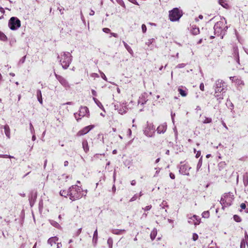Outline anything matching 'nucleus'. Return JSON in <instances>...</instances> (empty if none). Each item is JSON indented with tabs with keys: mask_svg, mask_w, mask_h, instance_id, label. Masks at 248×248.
I'll return each instance as SVG.
<instances>
[{
	"mask_svg": "<svg viewBox=\"0 0 248 248\" xmlns=\"http://www.w3.org/2000/svg\"><path fill=\"white\" fill-rule=\"evenodd\" d=\"M82 197V188L77 185L72 186L69 189V198L74 201Z\"/></svg>",
	"mask_w": 248,
	"mask_h": 248,
	"instance_id": "obj_1",
	"label": "nucleus"
},
{
	"mask_svg": "<svg viewBox=\"0 0 248 248\" xmlns=\"http://www.w3.org/2000/svg\"><path fill=\"white\" fill-rule=\"evenodd\" d=\"M227 28L226 21L224 19L217 22L214 27L215 33L217 35H222L224 34Z\"/></svg>",
	"mask_w": 248,
	"mask_h": 248,
	"instance_id": "obj_2",
	"label": "nucleus"
},
{
	"mask_svg": "<svg viewBox=\"0 0 248 248\" xmlns=\"http://www.w3.org/2000/svg\"><path fill=\"white\" fill-rule=\"evenodd\" d=\"M234 199V195L232 193L228 192L224 194L220 199V203L222 205V208L231 206Z\"/></svg>",
	"mask_w": 248,
	"mask_h": 248,
	"instance_id": "obj_3",
	"label": "nucleus"
},
{
	"mask_svg": "<svg viewBox=\"0 0 248 248\" xmlns=\"http://www.w3.org/2000/svg\"><path fill=\"white\" fill-rule=\"evenodd\" d=\"M71 55L69 52H62L60 55V62L64 69H67L71 62Z\"/></svg>",
	"mask_w": 248,
	"mask_h": 248,
	"instance_id": "obj_4",
	"label": "nucleus"
},
{
	"mask_svg": "<svg viewBox=\"0 0 248 248\" xmlns=\"http://www.w3.org/2000/svg\"><path fill=\"white\" fill-rule=\"evenodd\" d=\"M183 16V11L178 8H174L169 11V18L171 21H177Z\"/></svg>",
	"mask_w": 248,
	"mask_h": 248,
	"instance_id": "obj_5",
	"label": "nucleus"
},
{
	"mask_svg": "<svg viewBox=\"0 0 248 248\" xmlns=\"http://www.w3.org/2000/svg\"><path fill=\"white\" fill-rule=\"evenodd\" d=\"M224 82L222 80H217L216 82L215 96L217 100L223 99V93L224 90Z\"/></svg>",
	"mask_w": 248,
	"mask_h": 248,
	"instance_id": "obj_6",
	"label": "nucleus"
},
{
	"mask_svg": "<svg viewBox=\"0 0 248 248\" xmlns=\"http://www.w3.org/2000/svg\"><path fill=\"white\" fill-rule=\"evenodd\" d=\"M21 26L20 20L16 17H12L9 20L8 27L13 31L17 30Z\"/></svg>",
	"mask_w": 248,
	"mask_h": 248,
	"instance_id": "obj_7",
	"label": "nucleus"
},
{
	"mask_svg": "<svg viewBox=\"0 0 248 248\" xmlns=\"http://www.w3.org/2000/svg\"><path fill=\"white\" fill-rule=\"evenodd\" d=\"M155 128L153 124L147 122L143 130L144 133L146 136L151 137L155 133Z\"/></svg>",
	"mask_w": 248,
	"mask_h": 248,
	"instance_id": "obj_8",
	"label": "nucleus"
},
{
	"mask_svg": "<svg viewBox=\"0 0 248 248\" xmlns=\"http://www.w3.org/2000/svg\"><path fill=\"white\" fill-rule=\"evenodd\" d=\"M75 118L78 121L80 120L82 117L87 116L89 115V111L87 107H81L80 108L78 113H76L74 114Z\"/></svg>",
	"mask_w": 248,
	"mask_h": 248,
	"instance_id": "obj_9",
	"label": "nucleus"
},
{
	"mask_svg": "<svg viewBox=\"0 0 248 248\" xmlns=\"http://www.w3.org/2000/svg\"><path fill=\"white\" fill-rule=\"evenodd\" d=\"M191 167L188 164H185L181 166L179 171L182 174L188 175L189 174V171Z\"/></svg>",
	"mask_w": 248,
	"mask_h": 248,
	"instance_id": "obj_10",
	"label": "nucleus"
},
{
	"mask_svg": "<svg viewBox=\"0 0 248 248\" xmlns=\"http://www.w3.org/2000/svg\"><path fill=\"white\" fill-rule=\"evenodd\" d=\"M188 222L189 224L197 225L200 223L201 218L196 215H193L188 218Z\"/></svg>",
	"mask_w": 248,
	"mask_h": 248,
	"instance_id": "obj_11",
	"label": "nucleus"
},
{
	"mask_svg": "<svg viewBox=\"0 0 248 248\" xmlns=\"http://www.w3.org/2000/svg\"><path fill=\"white\" fill-rule=\"evenodd\" d=\"M94 127L93 125H90L84 127L77 133L78 136H81L88 133L91 129Z\"/></svg>",
	"mask_w": 248,
	"mask_h": 248,
	"instance_id": "obj_12",
	"label": "nucleus"
},
{
	"mask_svg": "<svg viewBox=\"0 0 248 248\" xmlns=\"http://www.w3.org/2000/svg\"><path fill=\"white\" fill-rule=\"evenodd\" d=\"M230 80L232 81V82L235 83L236 84L238 85H244V81L240 78L237 77H230Z\"/></svg>",
	"mask_w": 248,
	"mask_h": 248,
	"instance_id": "obj_13",
	"label": "nucleus"
},
{
	"mask_svg": "<svg viewBox=\"0 0 248 248\" xmlns=\"http://www.w3.org/2000/svg\"><path fill=\"white\" fill-rule=\"evenodd\" d=\"M167 125L166 123H163L160 124L157 128V133L159 134L164 133L167 130Z\"/></svg>",
	"mask_w": 248,
	"mask_h": 248,
	"instance_id": "obj_14",
	"label": "nucleus"
},
{
	"mask_svg": "<svg viewBox=\"0 0 248 248\" xmlns=\"http://www.w3.org/2000/svg\"><path fill=\"white\" fill-rule=\"evenodd\" d=\"M121 107V106H120ZM116 109L118 110V112L121 114H124L127 110V108L125 106H122L120 108H119V106H115Z\"/></svg>",
	"mask_w": 248,
	"mask_h": 248,
	"instance_id": "obj_15",
	"label": "nucleus"
},
{
	"mask_svg": "<svg viewBox=\"0 0 248 248\" xmlns=\"http://www.w3.org/2000/svg\"><path fill=\"white\" fill-rule=\"evenodd\" d=\"M58 241V238L57 237H52L50 238L48 241V243L51 246H52L53 245H55Z\"/></svg>",
	"mask_w": 248,
	"mask_h": 248,
	"instance_id": "obj_16",
	"label": "nucleus"
},
{
	"mask_svg": "<svg viewBox=\"0 0 248 248\" xmlns=\"http://www.w3.org/2000/svg\"><path fill=\"white\" fill-rule=\"evenodd\" d=\"M3 128L4 129L5 134L6 135V136L8 139H10L11 136H10V129L9 126L6 124L3 126Z\"/></svg>",
	"mask_w": 248,
	"mask_h": 248,
	"instance_id": "obj_17",
	"label": "nucleus"
},
{
	"mask_svg": "<svg viewBox=\"0 0 248 248\" xmlns=\"http://www.w3.org/2000/svg\"><path fill=\"white\" fill-rule=\"evenodd\" d=\"M97 240H98V232H97V230L96 229L94 232L93 238V243L94 246H95L96 245V244L97 243Z\"/></svg>",
	"mask_w": 248,
	"mask_h": 248,
	"instance_id": "obj_18",
	"label": "nucleus"
},
{
	"mask_svg": "<svg viewBox=\"0 0 248 248\" xmlns=\"http://www.w3.org/2000/svg\"><path fill=\"white\" fill-rule=\"evenodd\" d=\"M57 78L61 82V83L63 86H66L68 84L67 81L62 77L60 76L56 75Z\"/></svg>",
	"mask_w": 248,
	"mask_h": 248,
	"instance_id": "obj_19",
	"label": "nucleus"
},
{
	"mask_svg": "<svg viewBox=\"0 0 248 248\" xmlns=\"http://www.w3.org/2000/svg\"><path fill=\"white\" fill-rule=\"evenodd\" d=\"M82 147L84 149V151L87 153L89 151V146L88 145V143L87 140H84L82 142Z\"/></svg>",
	"mask_w": 248,
	"mask_h": 248,
	"instance_id": "obj_20",
	"label": "nucleus"
},
{
	"mask_svg": "<svg viewBox=\"0 0 248 248\" xmlns=\"http://www.w3.org/2000/svg\"><path fill=\"white\" fill-rule=\"evenodd\" d=\"M178 91L179 93L183 97H185L187 95V89L183 90L181 88H179L178 89Z\"/></svg>",
	"mask_w": 248,
	"mask_h": 248,
	"instance_id": "obj_21",
	"label": "nucleus"
},
{
	"mask_svg": "<svg viewBox=\"0 0 248 248\" xmlns=\"http://www.w3.org/2000/svg\"><path fill=\"white\" fill-rule=\"evenodd\" d=\"M93 100L94 101V102H95V103L96 104V105L101 109H102L103 111H105V109H104V108L103 107V106L102 105V103L99 101L97 99L94 98H93Z\"/></svg>",
	"mask_w": 248,
	"mask_h": 248,
	"instance_id": "obj_22",
	"label": "nucleus"
},
{
	"mask_svg": "<svg viewBox=\"0 0 248 248\" xmlns=\"http://www.w3.org/2000/svg\"><path fill=\"white\" fill-rule=\"evenodd\" d=\"M37 96L38 101L40 103V104H43V100L42 98V94L40 90H38L37 92Z\"/></svg>",
	"mask_w": 248,
	"mask_h": 248,
	"instance_id": "obj_23",
	"label": "nucleus"
},
{
	"mask_svg": "<svg viewBox=\"0 0 248 248\" xmlns=\"http://www.w3.org/2000/svg\"><path fill=\"white\" fill-rule=\"evenodd\" d=\"M234 53L235 54V57L236 58V62L237 63H239V57L238 54V50L237 47H234Z\"/></svg>",
	"mask_w": 248,
	"mask_h": 248,
	"instance_id": "obj_24",
	"label": "nucleus"
},
{
	"mask_svg": "<svg viewBox=\"0 0 248 248\" xmlns=\"http://www.w3.org/2000/svg\"><path fill=\"white\" fill-rule=\"evenodd\" d=\"M60 194L62 196L65 197H69V189L68 190H61Z\"/></svg>",
	"mask_w": 248,
	"mask_h": 248,
	"instance_id": "obj_25",
	"label": "nucleus"
},
{
	"mask_svg": "<svg viewBox=\"0 0 248 248\" xmlns=\"http://www.w3.org/2000/svg\"><path fill=\"white\" fill-rule=\"evenodd\" d=\"M157 234V231L155 229H154L150 234V237L152 240H154Z\"/></svg>",
	"mask_w": 248,
	"mask_h": 248,
	"instance_id": "obj_26",
	"label": "nucleus"
},
{
	"mask_svg": "<svg viewBox=\"0 0 248 248\" xmlns=\"http://www.w3.org/2000/svg\"><path fill=\"white\" fill-rule=\"evenodd\" d=\"M113 243V239L110 237L108 238L107 241V244L109 248H112Z\"/></svg>",
	"mask_w": 248,
	"mask_h": 248,
	"instance_id": "obj_27",
	"label": "nucleus"
},
{
	"mask_svg": "<svg viewBox=\"0 0 248 248\" xmlns=\"http://www.w3.org/2000/svg\"><path fill=\"white\" fill-rule=\"evenodd\" d=\"M247 244V240L246 238L245 239H243L241 242L240 248H245L246 245Z\"/></svg>",
	"mask_w": 248,
	"mask_h": 248,
	"instance_id": "obj_28",
	"label": "nucleus"
},
{
	"mask_svg": "<svg viewBox=\"0 0 248 248\" xmlns=\"http://www.w3.org/2000/svg\"><path fill=\"white\" fill-rule=\"evenodd\" d=\"M202 217H204V218H208L210 216V213L208 211H204L202 213Z\"/></svg>",
	"mask_w": 248,
	"mask_h": 248,
	"instance_id": "obj_29",
	"label": "nucleus"
},
{
	"mask_svg": "<svg viewBox=\"0 0 248 248\" xmlns=\"http://www.w3.org/2000/svg\"><path fill=\"white\" fill-rule=\"evenodd\" d=\"M124 46L126 48V49L128 50V51L130 54H132L133 51H132V49L131 48V47L124 42Z\"/></svg>",
	"mask_w": 248,
	"mask_h": 248,
	"instance_id": "obj_30",
	"label": "nucleus"
},
{
	"mask_svg": "<svg viewBox=\"0 0 248 248\" xmlns=\"http://www.w3.org/2000/svg\"><path fill=\"white\" fill-rule=\"evenodd\" d=\"M219 3L220 5H221L223 7L226 8L228 6V4L226 2L225 0H219Z\"/></svg>",
	"mask_w": 248,
	"mask_h": 248,
	"instance_id": "obj_31",
	"label": "nucleus"
},
{
	"mask_svg": "<svg viewBox=\"0 0 248 248\" xmlns=\"http://www.w3.org/2000/svg\"><path fill=\"white\" fill-rule=\"evenodd\" d=\"M233 219L237 222H240L241 221V217L238 215H234L233 216Z\"/></svg>",
	"mask_w": 248,
	"mask_h": 248,
	"instance_id": "obj_32",
	"label": "nucleus"
},
{
	"mask_svg": "<svg viewBox=\"0 0 248 248\" xmlns=\"http://www.w3.org/2000/svg\"><path fill=\"white\" fill-rule=\"evenodd\" d=\"M0 39L2 41H5L7 39L6 35L1 32H0Z\"/></svg>",
	"mask_w": 248,
	"mask_h": 248,
	"instance_id": "obj_33",
	"label": "nucleus"
},
{
	"mask_svg": "<svg viewBox=\"0 0 248 248\" xmlns=\"http://www.w3.org/2000/svg\"><path fill=\"white\" fill-rule=\"evenodd\" d=\"M192 32L193 34L196 35L198 34L199 33V28H193Z\"/></svg>",
	"mask_w": 248,
	"mask_h": 248,
	"instance_id": "obj_34",
	"label": "nucleus"
},
{
	"mask_svg": "<svg viewBox=\"0 0 248 248\" xmlns=\"http://www.w3.org/2000/svg\"><path fill=\"white\" fill-rule=\"evenodd\" d=\"M202 165V161L201 160V159H200L198 162V163L197 164V170H198L201 168Z\"/></svg>",
	"mask_w": 248,
	"mask_h": 248,
	"instance_id": "obj_35",
	"label": "nucleus"
},
{
	"mask_svg": "<svg viewBox=\"0 0 248 248\" xmlns=\"http://www.w3.org/2000/svg\"><path fill=\"white\" fill-rule=\"evenodd\" d=\"M0 157H8V158H14L13 156H11L10 155H0Z\"/></svg>",
	"mask_w": 248,
	"mask_h": 248,
	"instance_id": "obj_36",
	"label": "nucleus"
},
{
	"mask_svg": "<svg viewBox=\"0 0 248 248\" xmlns=\"http://www.w3.org/2000/svg\"><path fill=\"white\" fill-rule=\"evenodd\" d=\"M141 29H142V32L143 33H145L146 31L147 28H146V25L145 24H142V25Z\"/></svg>",
	"mask_w": 248,
	"mask_h": 248,
	"instance_id": "obj_37",
	"label": "nucleus"
},
{
	"mask_svg": "<svg viewBox=\"0 0 248 248\" xmlns=\"http://www.w3.org/2000/svg\"><path fill=\"white\" fill-rule=\"evenodd\" d=\"M192 239L194 241H196L198 239V235L196 233H193L192 236Z\"/></svg>",
	"mask_w": 248,
	"mask_h": 248,
	"instance_id": "obj_38",
	"label": "nucleus"
},
{
	"mask_svg": "<svg viewBox=\"0 0 248 248\" xmlns=\"http://www.w3.org/2000/svg\"><path fill=\"white\" fill-rule=\"evenodd\" d=\"M212 121V119L210 118H206L204 121V123H210Z\"/></svg>",
	"mask_w": 248,
	"mask_h": 248,
	"instance_id": "obj_39",
	"label": "nucleus"
},
{
	"mask_svg": "<svg viewBox=\"0 0 248 248\" xmlns=\"http://www.w3.org/2000/svg\"><path fill=\"white\" fill-rule=\"evenodd\" d=\"M100 74H101V78L107 81V78L106 76H105V75L103 72H100Z\"/></svg>",
	"mask_w": 248,
	"mask_h": 248,
	"instance_id": "obj_40",
	"label": "nucleus"
},
{
	"mask_svg": "<svg viewBox=\"0 0 248 248\" xmlns=\"http://www.w3.org/2000/svg\"><path fill=\"white\" fill-rule=\"evenodd\" d=\"M154 41V39H153V38L149 39L148 40V41L146 43V44L148 46H149L150 44H151Z\"/></svg>",
	"mask_w": 248,
	"mask_h": 248,
	"instance_id": "obj_41",
	"label": "nucleus"
},
{
	"mask_svg": "<svg viewBox=\"0 0 248 248\" xmlns=\"http://www.w3.org/2000/svg\"><path fill=\"white\" fill-rule=\"evenodd\" d=\"M138 196L137 195H135L133 197H132V198L130 199V202H133V201H135L136 200H137V199L138 198Z\"/></svg>",
	"mask_w": 248,
	"mask_h": 248,
	"instance_id": "obj_42",
	"label": "nucleus"
},
{
	"mask_svg": "<svg viewBox=\"0 0 248 248\" xmlns=\"http://www.w3.org/2000/svg\"><path fill=\"white\" fill-rule=\"evenodd\" d=\"M123 232H124V231L123 230H116L115 232H114L113 233L116 234H119Z\"/></svg>",
	"mask_w": 248,
	"mask_h": 248,
	"instance_id": "obj_43",
	"label": "nucleus"
},
{
	"mask_svg": "<svg viewBox=\"0 0 248 248\" xmlns=\"http://www.w3.org/2000/svg\"><path fill=\"white\" fill-rule=\"evenodd\" d=\"M200 88L201 90H202V91H203L204 90V86L203 83L200 84Z\"/></svg>",
	"mask_w": 248,
	"mask_h": 248,
	"instance_id": "obj_44",
	"label": "nucleus"
},
{
	"mask_svg": "<svg viewBox=\"0 0 248 248\" xmlns=\"http://www.w3.org/2000/svg\"><path fill=\"white\" fill-rule=\"evenodd\" d=\"M151 208H152L151 205H148V206H146L144 208V210L145 211H148V210H150Z\"/></svg>",
	"mask_w": 248,
	"mask_h": 248,
	"instance_id": "obj_45",
	"label": "nucleus"
},
{
	"mask_svg": "<svg viewBox=\"0 0 248 248\" xmlns=\"http://www.w3.org/2000/svg\"><path fill=\"white\" fill-rule=\"evenodd\" d=\"M203 18V16L202 15H200L198 18H195V21L198 22L199 19H202Z\"/></svg>",
	"mask_w": 248,
	"mask_h": 248,
	"instance_id": "obj_46",
	"label": "nucleus"
},
{
	"mask_svg": "<svg viewBox=\"0 0 248 248\" xmlns=\"http://www.w3.org/2000/svg\"><path fill=\"white\" fill-rule=\"evenodd\" d=\"M240 207L242 209H245L246 208V205L245 203H242L241 204Z\"/></svg>",
	"mask_w": 248,
	"mask_h": 248,
	"instance_id": "obj_47",
	"label": "nucleus"
},
{
	"mask_svg": "<svg viewBox=\"0 0 248 248\" xmlns=\"http://www.w3.org/2000/svg\"><path fill=\"white\" fill-rule=\"evenodd\" d=\"M103 31L104 32H106V33H108L109 31H110V30L108 29V28H104L103 29Z\"/></svg>",
	"mask_w": 248,
	"mask_h": 248,
	"instance_id": "obj_48",
	"label": "nucleus"
},
{
	"mask_svg": "<svg viewBox=\"0 0 248 248\" xmlns=\"http://www.w3.org/2000/svg\"><path fill=\"white\" fill-rule=\"evenodd\" d=\"M185 65H185V64H184V63H181V64H178L177 66H178V68H183V67H184L185 66Z\"/></svg>",
	"mask_w": 248,
	"mask_h": 248,
	"instance_id": "obj_49",
	"label": "nucleus"
},
{
	"mask_svg": "<svg viewBox=\"0 0 248 248\" xmlns=\"http://www.w3.org/2000/svg\"><path fill=\"white\" fill-rule=\"evenodd\" d=\"M131 134H132L131 130L130 129H128L127 130V135H128L129 137H130Z\"/></svg>",
	"mask_w": 248,
	"mask_h": 248,
	"instance_id": "obj_50",
	"label": "nucleus"
},
{
	"mask_svg": "<svg viewBox=\"0 0 248 248\" xmlns=\"http://www.w3.org/2000/svg\"><path fill=\"white\" fill-rule=\"evenodd\" d=\"M170 178L172 179H174L175 178V175L172 173H170Z\"/></svg>",
	"mask_w": 248,
	"mask_h": 248,
	"instance_id": "obj_51",
	"label": "nucleus"
},
{
	"mask_svg": "<svg viewBox=\"0 0 248 248\" xmlns=\"http://www.w3.org/2000/svg\"><path fill=\"white\" fill-rule=\"evenodd\" d=\"M201 155V152L200 151H198L196 155V158H198Z\"/></svg>",
	"mask_w": 248,
	"mask_h": 248,
	"instance_id": "obj_52",
	"label": "nucleus"
},
{
	"mask_svg": "<svg viewBox=\"0 0 248 248\" xmlns=\"http://www.w3.org/2000/svg\"><path fill=\"white\" fill-rule=\"evenodd\" d=\"M0 11L1 13H3V14H4L5 12L4 9L2 7H0Z\"/></svg>",
	"mask_w": 248,
	"mask_h": 248,
	"instance_id": "obj_53",
	"label": "nucleus"
},
{
	"mask_svg": "<svg viewBox=\"0 0 248 248\" xmlns=\"http://www.w3.org/2000/svg\"><path fill=\"white\" fill-rule=\"evenodd\" d=\"M131 184L132 186H134L136 184V181L135 180H132L131 182Z\"/></svg>",
	"mask_w": 248,
	"mask_h": 248,
	"instance_id": "obj_54",
	"label": "nucleus"
},
{
	"mask_svg": "<svg viewBox=\"0 0 248 248\" xmlns=\"http://www.w3.org/2000/svg\"><path fill=\"white\" fill-rule=\"evenodd\" d=\"M68 164H69V163H68V162L67 161H64V166L65 167H66V166H67L68 165Z\"/></svg>",
	"mask_w": 248,
	"mask_h": 248,
	"instance_id": "obj_55",
	"label": "nucleus"
},
{
	"mask_svg": "<svg viewBox=\"0 0 248 248\" xmlns=\"http://www.w3.org/2000/svg\"><path fill=\"white\" fill-rule=\"evenodd\" d=\"M111 35L115 37H117L118 36L117 34L115 33H111Z\"/></svg>",
	"mask_w": 248,
	"mask_h": 248,
	"instance_id": "obj_56",
	"label": "nucleus"
},
{
	"mask_svg": "<svg viewBox=\"0 0 248 248\" xmlns=\"http://www.w3.org/2000/svg\"><path fill=\"white\" fill-rule=\"evenodd\" d=\"M92 92L93 95H94V96L96 95V92L94 90H92Z\"/></svg>",
	"mask_w": 248,
	"mask_h": 248,
	"instance_id": "obj_57",
	"label": "nucleus"
},
{
	"mask_svg": "<svg viewBox=\"0 0 248 248\" xmlns=\"http://www.w3.org/2000/svg\"><path fill=\"white\" fill-rule=\"evenodd\" d=\"M61 246V243H57V248H60Z\"/></svg>",
	"mask_w": 248,
	"mask_h": 248,
	"instance_id": "obj_58",
	"label": "nucleus"
},
{
	"mask_svg": "<svg viewBox=\"0 0 248 248\" xmlns=\"http://www.w3.org/2000/svg\"><path fill=\"white\" fill-rule=\"evenodd\" d=\"M30 129L31 130H33V125L31 123L30 124Z\"/></svg>",
	"mask_w": 248,
	"mask_h": 248,
	"instance_id": "obj_59",
	"label": "nucleus"
},
{
	"mask_svg": "<svg viewBox=\"0 0 248 248\" xmlns=\"http://www.w3.org/2000/svg\"><path fill=\"white\" fill-rule=\"evenodd\" d=\"M128 0L133 3H136V0Z\"/></svg>",
	"mask_w": 248,
	"mask_h": 248,
	"instance_id": "obj_60",
	"label": "nucleus"
},
{
	"mask_svg": "<svg viewBox=\"0 0 248 248\" xmlns=\"http://www.w3.org/2000/svg\"><path fill=\"white\" fill-rule=\"evenodd\" d=\"M36 139V137L34 135H33V136L32 137V140H35Z\"/></svg>",
	"mask_w": 248,
	"mask_h": 248,
	"instance_id": "obj_61",
	"label": "nucleus"
},
{
	"mask_svg": "<svg viewBox=\"0 0 248 248\" xmlns=\"http://www.w3.org/2000/svg\"><path fill=\"white\" fill-rule=\"evenodd\" d=\"M160 160V158H158L157 159H156L155 160V163H157Z\"/></svg>",
	"mask_w": 248,
	"mask_h": 248,
	"instance_id": "obj_62",
	"label": "nucleus"
},
{
	"mask_svg": "<svg viewBox=\"0 0 248 248\" xmlns=\"http://www.w3.org/2000/svg\"><path fill=\"white\" fill-rule=\"evenodd\" d=\"M112 153L113 154H116L117 153V150H114L113 151H112Z\"/></svg>",
	"mask_w": 248,
	"mask_h": 248,
	"instance_id": "obj_63",
	"label": "nucleus"
},
{
	"mask_svg": "<svg viewBox=\"0 0 248 248\" xmlns=\"http://www.w3.org/2000/svg\"><path fill=\"white\" fill-rule=\"evenodd\" d=\"M94 12L93 11H92L90 14V15L93 16L94 15Z\"/></svg>",
	"mask_w": 248,
	"mask_h": 248,
	"instance_id": "obj_64",
	"label": "nucleus"
}]
</instances>
